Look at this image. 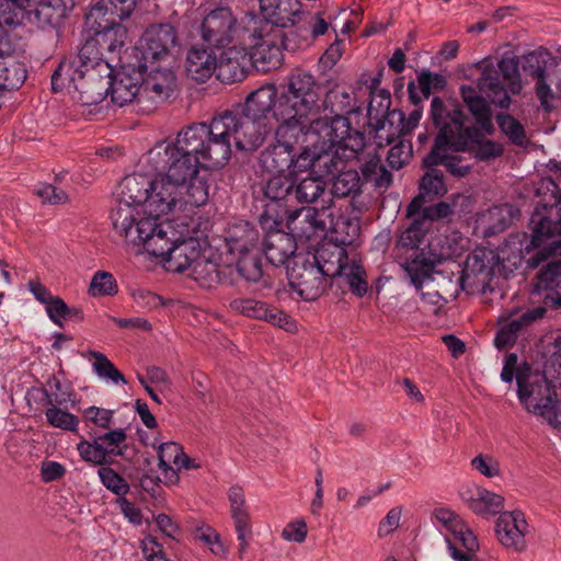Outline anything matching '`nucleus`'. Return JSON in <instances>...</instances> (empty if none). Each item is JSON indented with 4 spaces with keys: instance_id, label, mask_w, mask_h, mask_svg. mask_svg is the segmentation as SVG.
<instances>
[{
    "instance_id": "35",
    "label": "nucleus",
    "mask_w": 561,
    "mask_h": 561,
    "mask_svg": "<svg viewBox=\"0 0 561 561\" xmlns=\"http://www.w3.org/2000/svg\"><path fill=\"white\" fill-rule=\"evenodd\" d=\"M247 48L231 46L219 51L216 77L225 84L240 82L247 77V65L251 62Z\"/></svg>"
},
{
    "instance_id": "44",
    "label": "nucleus",
    "mask_w": 561,
    "mask_h": 561,
    "mask_svg": "<svg viewBox=\"0 0 561 561\" xmlns=\"http://www.w3.org/2000/svg\"><path fill=\"white\" fill-rule=\"evenodd\" d=\"M541 352L545 358L542 371L557 379L561 388V331L552 332L541 340Z\"/></svg>"
},
{
    "instance_id": "23",
    "label": "nucleus",
    "mask_w": 561,
    "mask_h": 561,
    "mask_svg": "<svg viewBox=\"0 0 561 561\" xmlns=\"http://www.w3.org/2000/svg\"><path fill=\"white\" fill-rule=\"evenodd\" d=\"M243 31V23L240 21L239 42L247 48L248 57L257 70L266 72L280 67L284 48L275 32L273 35L261 34L244 39Z\"/></svg>"
},
{
    "instance_id": "49",
    "label": "nucleus",
    "mask_w": 561,
    "mask_h": 561,
    "mask_svg": "<svg viewBox=\"0 0 561 561\" xmlns=\"http://www.w3.org/2000/svg\"><path fill=\"white\" fill-rule=\"evenodd\" d=\"M331 193L334 197L354 201L363 193V181L356 170L341 171L333 178Z\"/></svg>"
},
{
    "instance_id": "15",
    "label": "nucleus",
    "mask_w": 561,
    "mask_h": 561,
    "mask_svg": "<svg viewBox=\"0 0 561 561\" xmlns=\"http://www.w3.org/2000/svg\"><path fill=\"white\" fill-rule=\"evenodd\" d=\"M90 439L82 438L77 444V450L82 460L93 466H112L113 457H123L127 438L124 428L110 430L104 434H90Z\"/></svg>"
},
{
    "instance_id": "40",
    "label": "nucleus",
    "mask_w": 561,
    "mask_h": 561,
    "mask_svg": "<svg viewBox=\"0 0 561 561\" xmlns=\"http://www.w3.org/2000/svg\"><path fill=\"white\" fill-rule=\"evenodd\" d=\"M259 230L249 221L233 222L227 231V244L231 253L254 251L259 247Z\"/></svg>"
},
{
    "instance_id": "22",
    "label": "nucleus",
    "mask_w": 561,
    "mask_h": 561,
    "mask_svg": "<svg viewBox=\"0 0 561 561\" xmlns=\"http://www.w3.org/2000/svg\"><path fill=\"white\" fill-rule=\"evenodd\" d=\"M146 73L139 59H135L130 55L121 66V71L116 76L111 75V89L108 94L114 104L124 106L127 103L135 102L139 107V93L142 75Z\"/></svg>"
},
{
    "instance_id": "18",
    "label": "nucleus",
    "mask_w": 561,
    "mask_h": 561,
    "mask_svg": "<svg viewBox=\"0 0 561 561\" xmlns=\"http://www.w3.org/2000/svg\"><path fill=\"white\" fill-rule=\"evenodd\" d=\"M176 231L170 222H162L159 219L141 218L137 222L134 245L142 248L152 256L162 257L165 262L173 244L176 241Z\"/></svg>"
},
{
    "instance_id": "31",
    "label": "nucleus",
    "mask_w": 561,
    "mask_h": 561,
    "mask_svg": "<svg viewBox=\"0 0 561 561\" xmlns=\"http://www.w3.org/2000/svg\"><path fill=\"white\" fill-rule=\"evenodd\" d=\"M180 187L163 175L159 180L152 179L142 218L160 219L161 216L171 213L181 198Z\"/></svg>"
},
{
    "instance_id": "8",
    "label": "nucleus",
    "mask_w": 561,
    "mask_h": 561,
    "mask_svg": "<svg viewBox=\"0 0 561 561\" xmlns=\"http://www.w3.org/2000/svg\"><path fill=\"white\" fill-rule=\"evenodd\" d=\"M295 179L290 174H274L261 185L263 198L259 222L262 228L284 227L294 207Z\"/></svg>"
},
{
    "instance_id": "64",
    "label": "nucleus",
    "mask_w": 561,
    "mask_h": 561,
    "mask_svg": "<svg viewBox=\"0 0 561 561\" xmlns=\"http://www.w3.org/2000/svg\"><path fill=\"white\" fill-rule=\"evenodd\" d=\"M90 357L94 358L93 369L96 375L113 382L126 383L124 375L115 367V365L101 352L89 351Z\"/></svg>"
},
{
    "instance_id": "30",
    "label": "nucleus",
    "mask_w": 561,
    "mask_h": 561,
    "mask_svg": "<svg viewBox=\"0 0 561 561\" xmlns=\"http://www.w3.org/2000/svg\"><path fill=\"white\" fill-rule=\"evenodd\" d=\"M229 307L237 313L256 320H264L287 332H295L297 329L296 322L288 314L264 301L253 298H236L230 301Z\"/></svg>"
},
{
    "instance_id": "25",
    "label": "nucleus",
    "mask_w": 561,
    "mask_h": 561,
    "mask_svg": "<svg viewBox=\"0 0 561 561\" xmlns=\"http://www.w3.org/2000/svg\"><path fill=\"white\" fill-rule=\"evenodd\" d=\"M495 255L493 251L477 249L466 260L460 284L462 289L485 291L494 276Z\"/></svg>"
},
{
    "instance_id": "6",
    "label": "nucleus",
    "mask_w": 561,
    "mask_h": 561,
    "mask_svg": "<svg viewBox=\"0 0 561 561\" xmlns=\"http://www.w3.org/2000/svg\"><path fill=\"white\" fill-rule=\"evenodd\" d=\"M181 47L178 28L170 22L150 24L142 33L139 46L130 54L147 65L170 66Z\"/></svg>"
},
{
    "instance_id": "36",
    "label": "nucleus",
    "mask_w": 561,
    "mask_h": 561,
    "mask_svg": "<svg viewBox=\"0 0 561 561\" xmlns=\"http://www.w3.org/2000/svg\"><path fill=\"white\" fill-rule=\"evenodd\" d=\"M284 224L291 233L306 239H310L319 231H324L327 227L320 210L314 207H295L287 215Z\"/></svg>"
},
{
    "instance_id": "50",
    "label": "nucleus",
    "mask_w": 561,
    "mask_h": 561,
    "mask_svg": "<svg viewBox=\"0 0 561 561\" xmlns=\"http://www.w3.org/2000/svg\"><path fill=\"white\" fill-rule=\"evenodd\" d=\"M456 541L461 543L465 550H460L456 543H454L450 539H447L448 549L453 559L456 561H471L472 558H476V553L480 548L477 536L473 531L463 524V529L457 530L454 535Z\"/></svg>"
},
{
    "instance_id": "16",
    "label": "nucleus",
    "mask_w": 561,
    "mask_h": 561,
    "mask_svg": "<svg viewBox=\"0 0 561 561\" xmlns=\"http://www.w3.org/2000/svg\"><path fill=\"white\" fill-rule=\"evenodd\" d=\"M176 78L169 66L147 65L139 93V111L153 112L173 93Z\"/></svg>"
},
{
    "instance_id": "2",
    "label": "nucleus",
    "mask_w": 561,
    "mask_h": 561,
    "mask_svg": "<svg viewBox=\"0 0 561 561\" xmlns=\"http://www.w3.org/2000/svg\"><path fill=\"white\" fill-rule=\"evenodd\" d=\"M278 113L285 116V124L307 126L305 119L320 115L322 89L308 71L296 69L279 85Z\"/></svg>"
},
{
    "instance_id": "20",
    "label": "nucleus",
    "mask_w": 561,
    "mask_h": 561,
    "mask_svg": "<svg viewBox=\"0 0 561 561\" xmlns=\"http://www.w3.org/2000/svg\"><path fill=\"white\" fill-rule=\"evenodd\" d=\"M240 23L228 7L211 10L201 23V35L204 44L219 50L227 46L236 36L239 41Z\"/></svg>"
},
{
    "instance_id": "7",
    "label": "nucleus",
    "mask_w": 561,
    "mask_h": 561,
    "mask_svg": "<svg viewBox=\"0 0 561 561\" xmlns=\"http://www.w3.org/2000/svg\"><path fill=\"white\" fill-rule=\"evenodd\" d=\"M261 14L247 13L243 23V38L249 39L254 35L272 34L294 24L295 19L301 14V3L298 0H260Z\"/></svg>"
},
{
    "instance_id": "56",
    "label": "nucleus",
    "mask_w": 561,
    "mask_h": 561,
    "mask_svg": "<svg viewBox=\"0 0 561 561\" xmlns=\"http://www.w3.org/2000/svg\"><path fill=\"white\" fill-rule=\"evenodd\" d=\"M495 121L500 130L507 137L512 145L520 148L527 147L529 140L526 129L517 118L508 113H497Z\"/></svg>"
},
{
    "instance_id": "57",
    "label": "nucleus",
    "mask_w": 561,
    "mask_h": 561,
    "mask_svg": "<svg viewBox=\"0 0 561 561\" xmlns=\"http://www.w3.org/2000/svg\"><path fill=\"white\" fill-rule=\"evenodd\" d=\"M313 159L314 167L312 175L321 180L337 171L339 164L341 163L337 150L327 148V146L320 141H318L316 157H313Z\"/></svg>"
},
{
    "instance_id": "39",
    "label": "nucleus",
    "mask_w": 561,
    "mask_h": 561,
    "mask_svg": "<svg viewBox=\"0 0 561 561\" xmlns=\"http://www.w3.org/2000/svg\"><path fill=\"white\" fill-rule=\"evenodd\" d=\"M202 247L196 238L176 239L169 256L165 260L168 271L183 273L191 268L194 262L199 259Z\"/></svg>"
},
{
    "instance_id": "48",
    "label": "nucleus",
    "mask_w": 561,
    "mask_h": 561,
    "mask_svg": "<svg viewBox=\"0 0 561 561\" xmlns=\"http://www.w3.org/2000/svg\"><path fill=\"white\" fill-rule=\"evenodd\" d=\"M46 397V404L50 405L45 411L47 423L64 431L75 432L77 431L79 420L78 417L65 410H61L59 405L66 402V399H59L57 396L53 399V396L44 390Z\"/></svg>"
},
{
    "instance_id": "32",
    "label": "nucleus",
    "mask_w": 561,
    "mask_h": 561,
    "mask_svg": "<svg viewBox=\"0 0 561 561\" xmlns=\"http://www.w3.org/2000/svg\"><path fill=\"white\" fill-rule=\"evenodd\" d=\"M527 526L522 511L503 512L496 519L495 535L505 548L523 552L527 547L525 539Z\"/></svg>"
},
{
    "instance_id": "27",
    "label": "nucleus",
    "mask_w": 561,
    "mask_h": 561,
    "mask_svg": "<svg viewBox=\"0 0 561 561\" xmlns=\"http://www.w3.org/2000/svg\"><path fill=\"white\" fill-rule=\"evenodd\" d=\"M547 309L545 307H536L526 311L508 312L497 319V330L494 337V345L499 350L513 346L518 336L524 333L534 322L543 318Z\"/></svg>"
},
{
    "instance_id": "14",
    "label": "nucleus",
    "mask_w": 561,
    "mask_h": 561,
    "mask_svg": "<svg viewBox=\"0 0 561 561\" xmlns=\"http://www.w3.org/2000/svg\"><path fill=\"white\" fill-rule=\"evenodd\" d=\"M286 274L290 288L306 301L316 300L325 291L327 279L308 254L293 256L286 265Z\"/></svg>"
},
{
    "instance_id": "53",
    "label": "nucleus",
    "mask_w": 561,
    "mask_h": 561,
    "mask_svg": "<svg viewBox=\"0 0 561 561\" xmlns=\"http://www.w3.org/2000/svg\"><path fill=\"white\" fill-rule=\"evenodd\" d=\"M325 192L324 180L309 175L304 179H295L294 202L300 204L316 203Z\"/></svg>"
},
{
    "instance_id": "63",
    "label": "nucleus",
    "mask_w": 561,
    "mask_h": 561,
    "mask_svg": "<svg viewBox=\"0 0 561 561\" xmlns=\"http://www.w3.org/2000/svg\"><path fill=\"white\" fill-rule=\"evenodd\" d=\"M217 266L218 264L201 255L191 267L192 275L203 286L214 287L218 285Z\"/></svg>"
},
{
    "instance_id": "24",
    "label": "nucleus",
    "mask_w": 561,
    "mask_h": 561,
    "mask_svg": "<svg viewBox=\"0 0 561 561\" xmlns=\"http://www.w3.org/2000/svg\"><path fill=\"white\" fill-rule=\"evenodd\" d=\"M222 115H217L206 124V139L203 141L202 163L204 169H219L225 167L231 158V142L228 140L227 125Z\"/></svg>"
},
{
    "instance_id": "43",
    "label": "nucleus",
    "mask_w": 561,
    "mask_h": 561,
    "mask_svg": "<svg viewBox=\"0 0 561 561\" xmlns=\"http://www.w3.org/2000/svg\"><path fill=\"white\" fill-rule=\"evenodd\" d=\"M94 39L105 56L112 57V61L118 57L125 46L127 28L122 23L106 22L102 24V31L93 33Z\"/></svg>"
},
{
    "instance_id": "62",
    "label": "nucleus",
    "mask_w": 561,
    "mask_h": 561,
    "mask_svg": "<svg viewBox=\"0 0 561 561\" xmlns=\"http://www.w3.org/2000/svg\"><path fill=\"white\" fill-rule=\"evenodd\" d=\"M337 280H343L347 284L351 293L357 297H364L368 291L367 274L359 264H348L347 270L343 273V277H339Z\"/></svg>"
},
{
    "instance_id": "37",
    "label": "nucleus",
    "mask_w": 561,
    "mask_h": 561,
    "mask_svg": "<svg viewBox=\"0 0 561 561\" xmlns=\"http://www.w3.org/2000/svg\"><path fill=\"white\" fill-rule=\"evenodd\" d=\"M28 23L38 27L57 26L67 16L64 0H28Z\"/></svg>"
},
{
    "instance_id": "13",
    "label": "nucleus",
    "mask_w": 561,
    "mask_h": 561,
    "mask_svg": "<svg viewBox=\"0 0 561 561\" xmlns=\"http://www.w3.org/2000/svg\"><path fill=\"white\" fill-rule=\"evenodd\" d=\"M446 110L450 114L448 119L458 134L457 136L461 141L467 142L468 153L479 161H490L503 154L502 144L486 138L485 136L489 135L483 129L465 124L467 116L458 103H446Z\"/></svg>"
},
{
    "instance_id": "3",
    "label": "nucleus",
    "mask_w": 561,
    "mask_h": 561,
    "mask_svg": "<svg viewBox=\"0 0 561 561\" xmlns=\"http://www.w3.org/2000/svg\"><path fill=\"white\" fill-rule=\"evenodd\" d=\"M450 115L446 110V103L439 96H434L431 102L430 117L437 129L431 150L426 153L431 164L443 165L446 172L456 179L468 176L472 170L470 164H465V157L459 153L469 151L466 141L457 136L453 124L448 119Z\"/></svg>"
},
{
    "instance_id": "42",
    "label": "nucleus",
    "mask_w": 561,
    "mask_h": 561,
    "mask_svg": "<svg viewBox=\"0 0 561 561\" xmlns=\"http://www.w3.org/2000/svg\"><path fill=\"white\" fill-rule=\"evenodd\" d=\"M140 214L142 213L139 207L129 203H124L119 198H116V206L113 207L111 211L113 228L119 233V236L124 237L126 241L131 244L137 222L142 218L139 217Z\"/></svg>"
},
{
    "instance_id": "10",
    "label": "nucleus",
    "mask_w": 561,
    "mask_h": 561,
    "mask_svg": "<svg viewBox=\"0 0 561 561\" xmlns=\"http://www.w3.org/2000/svg\"><path fill=\"white\" fill-rule=\"evenodd\" d=\"M305 138L304 125H278L275 129V144L266 147L260 154L262 168L275 174L289 173L295 149L305 142Z\"/></svg>"
},
{
    "instance_id": "9",
    "label": "nucleus",
    "mask_w": 561,
    "mask_h": 561,
    "mask_svg": "<svg viewBox=\"0 0 561 561\" xmlns=\"http://www.w3.org/2000/svg\"><path fill=\"white\" fill-rule=\"evenodd\" d=\"M148 161L159 175H163L180 186H185L188 179L198 174L203 163L181 150L173 141L157 144L148 152Z\"/></svg>"
},
{
    "instance_id": "1",
    "label": "nucleus",
    "mask_w": 561,
    "mask_h": 561,
    "mask_svg": "<svg viewBox=\"0 0 561 561\" xmlns=\"http://www.w3.org/2000/svg\"><path fill=\"white\" fill-rule=\"evenodd\" d=\"M501 379L506 383L516 380L519 403L531 414L542 416L557 398V379L535 369L527 360L519 363L516 353L505 356Z\"/></svg>"
},
{
    "instance_id": "4",
    "label": "nucleus",
    "mask_w": 561,
    "mask_h": 561,
    "mask_svg": "<svg viewBox=\"0 0 561 561\" xmlns=\"http://www.w3.org/2000/svg\"><path fill=\"white\" fill-rule=\"evenodd\" d=\"M518 65V57L511 53H504L496 64L491 58L482 59L476 64L481 71L477 88L494 105L501 108L510 107L512 100L508 93L518 94L522 90Z\"/></svg>"
},
{
    "instance_id": "41",
    "label": "nucleus",
    "mask_w": 561,
    "mask_h": 561,
    "mask_svg": "<svg viewBox=\"0 0 561 561\" xmlns=\"http://www.w3.org/2000/svg\"><path fill=\"white\" fill-rule=\"evenodd\" d=\"M313 261L317 262L322 277L327 279H336L343 277V273L348 266V255L344 248L334 245L332 250L322 248L312 255Z\"/></svg>"
},
{
    "instance_id": "52",
    "label": "nucleus",
    "mask_w": 561,
    "mask_h": 561,
    "mask_svg": "<svg viewBox=\"0 0 561 561\" xmlns=\"http://www.w3.org/2000/svg\"><path fill=\"white\" fill-rule=\"evenodd\" d=\"M25 64L13 59L0 60V90H18L26 80Z\"/></svg>"
},
{
    "instance_id": "59",
    "label": "nucleus",
    "mask_w": 561,
    "mask_h": 561,
    "mask_svg": "<svg viewBox=\"0 0 561 561\" xmlns=\"http://www.w3.org/2000/svg\"><path fill=\"white\" fill-rule=\"evenodd\" d=\"M311 141L305 146H297L295 149V157L293 158V167L289 169V173L293 179H297L298 173L310 171L312 174L314 167V159L318 140L316 138H310Z\"/></svg>"
},
{
    "instance_id": "5",
    "label": "nucleus",
    "mask_w": 561,
    "mask_h": 561,
    "mask_svg": "<svg viewBox=\"0 0 561 561\" xmlns=\"http://www.w3.org/2000/svg\"><path fill=\"white\" fill-rule=\"evenodd\" d=\"M538 198L528 227L531 231V245L541 248L546 240L561 236V188L551 178H542L536 183Z\"/></svg>"
},
{
    "instance_id": "38",
    "label": "nucleus",
    "mask_w": 561,
    "mask_h": 561,
    "mask_svg": "<svg viewBox=\"0 0 561 561\" xmlns=\"http://www.w3.org/2000/svg\"><path fill=\"white\" fill-rule=\"evenodd\" d=\"M152 185V179L142 173H134L125 176L118 185L117 198L124 203L133 204L141 209L145 215V204Z\"/></svg>"
},
{
    "instance_id": "51",
    "label": "nucleus",
    "mask_w": 561,
    "mask_h": 561,
    "mask_svg": "<svg viewBox=\"0 0 561 561\" xmlns=\"http://www.w3.org/2000/svg\"><path fill=\"white\" fill-rule=\"evenodd\" d=\"M274 32L283 48L288 51H296L312 44L305 23L296 24L295 21L294 24L289 23L288 27H282V31Z\"/></svg>"
},
{
    "instance_id": "29",
    "label": "nucleus",
    "mask_w": 561,
    "mask_h": 561,
    "mask_svg": "<svg viewBox=\"0 0 561 561\" xmlns=\"http://www.w3.org/2000/svg\"><path fill=\"white\" fill-rule=\"evenodd\" d=\"M352 130L348 116L328 115L316 116L306 126L307 138H316L324 144L327 148H337Z\"/></svg>"
},
{
    "instance_id": "19",
    "label": "nucleus",
    "mask_w": 561,
    "mask_h": 561,
    "mask_svg": "<svg viewBox=\"0 0 561 561\" xmlns=\"http://www.w3.org/2000/svg\"><path fill=\"white\" fill-rule=\"evenodd\" d=\"M100 64H112V57L105 54L98 46L94 36H88L77 54L65 56L51 75V90H62V82L59 77L75 76L84 68H100Z\"/></svg>"
},
{
    "instance_id": "54",
    "label": "nucleus",
    "mask_w": 561,
    "mask_h": 561,
    "mask_svg": "<svg viewBox=\"0 0 561 561\" xmlns=\"http://www.w3.org/2000/svg\"><path fill=\"white\" fill-rule=\"evenodd\" d=\"M436 262L425 257L424 253H417L413 259H408L402 264L403 270L409 275L411 283L416 289H421L426 279L432 278Z\"/></svg>"
},
{
    "instance_id": "47",
    "label": "nucleus",
    "mask_w": 561,
    "mask_h": 561,
    "mask_svg": "<svg viewBox=\"0 0 561 561\" xmlns=\"http://www.w3.org/2000/svg\"><path fill=\"white\" fill-rule=\"evenodd\" d=\"M363 183H371L376 190L387 191L393 182L392 173L381 163L378 154L371 156L360 168Z\"/></svg>"
},
{
    "instance_id": "21",
    "label": "nucleus",
    "mask_w": 561,
    "mask_h": 561,
    "mask_svg": "<svg viewBox=\"0 0 561 561\" xmlns=\"http://www.w3.org/2000/svg\"><path fill=\"white\" fill-rule=\"evenodd\" d=\"M221 115L222 118H228V122L231 121L230 124H226L228 140L231 142V138H233L237 149L245 152L257 150L264 144L266 136L275 128L230 111H226Z\"/></svg>"
},
{
    "instance_id": "11",
    "label": "nucleus",
    "mask_w": 561,
    "mask_h": 561,
    "mask_svg": "<svg viewBox=\"0 0 561 561\" xmlns=\"http://www.w3.org/2000/svg\"><path fill=\"white\" fill-rule=\"evenodd\" d=\"M561 248V241H552L547 247L536 251L527 261L528 267L536 268L546 262L536 276L537 290H545L543 302L552 309L561 308V259L554 255Z\"/></svg>"
},
{
    "instance_id": "45",
    "label": "nucleus",
    "mask_w": 561,
    "mask_h": 561,
    "mask_svg": "<svg viewBox=\"0 0 561 561\" xmlns=\"http://www.w3.org/2000/svg\"><path fill=\"white\" fill-rule=\"evenodd\" d=\"M206 124L207 123H193L183 127L173 141L181 150H184L193 158H197L199 162H202L203 156V141H205L207 137Z\"/></svg>"
},
{
    "instance_id": "58",
    "label": "nucleus",
    "mask_w": 561,
    "mask_h": 561,
    "mask_svg": "<svg viewBox=\"0 0 561 561\" xmlns=\"http://www.w3.org/2000/svg\"><path fill=\"white\" fill-rule=\"evenodd\" d=\"M237 272L247 282L256 283L263 277L261 250L238 253Z\"/></svg>"
},
{
    "instance_id": "46",
    "label": "nucleus",
    "mask_w": 561,
    "mask_h": 561,
    "mask_svg": "<svg viewBox=\"0 0 561 561\" xmlns=\"http://www.w3.org/2000/svg\"><path fill=\"white\" fill-rule=\"evenodd\" d=\"M321 107L323 112H328L329 115H342L348 116L350 114L356 113V102L351 93L339 85L333 87L327 93L324 99H321Z\"/></svg>"
},
{
    "instance_id": "61",
    "label": "nucleus",
    "mask_w": 561,
    "mask_h": 561,
    "mask_svg": "<svg viewBox=\"0 0 561 561\" xmlns=\"http://www.w3.org/2000/svg\"><path fill=\"white\" fill-rule=\"evenodd\" d=\"M466 106L473 116L476 123L473 126L483 129L489 136H493L495 127L488 101L483 96H478L474 100H470V103L466 104Z\"/></svg>"
},
{
    "instance_id": "55",
    "label": "nucleus",
    "mask_w": 561,
    "mask_h": 561,
    "mask_svg": "<svg viewBox=\"0 0 561 561\" xmlns=\"http://www.w3.org/2000/svg\"><path fill=\"white\" fill-rule=\"evenodd\" d=\"M28 0H0V27L28 22Z\"/></svg>"
},
{
    "instance_id": "17",
    "label": "nucleus",
    "mask_w": 561,
    "mask_h": 561,
    "mask_svg": "<svg viewBox=\"0 0 561 561\" xmlns=\"http://www.w3.org/2000/svg\"><path fill=\"white\" fill-rule=\"evenodd\" d=\"M278 93L275 84H264L248 94L234 113L247 118L277 127L285 124V116L278 113Z\"/></svg>"
},
{
    "instance_id": "26",
    "label": "nucleus",
    "mask_w": 561,
    "mask_h": 561,
    "mask_svg": "<svg viewBox=\"0 0 561 561\" xmlns=\"http://www.w3.org/2000/svg\"><path fill=\"white\" fill-rule=\"evenodd\" d=\"M421 168L424 170V174L419 181V194L408 205L407 217L415 216L425 203L438 199L448 192L444 172L431 164L427 154L422 158Z\"/></svg>"
},
{
    "instance_id": "60",
    "label": "nucleus",
    "mask_w": 561,
    "mask_h": 561,
    "mask_svg": "<svg viewBox=\"0 0 561 561\" xmlns=\"http://www.w3.org/2000/svg\"><path fill=\"white\" fill-rule=\"evenodd\" d=\"M411 218L412 221L400 236L398 244L402 248L417 249L426 233L431 230V225L427 224L421 215H415Z\"/></svg>"
},
{
    "instance_id": "33",
    "label": "nucleus",
    "mask_w": 561,
    "mask_h": 561,
    "mask_svg": "<svg viewBox=\"0 0 561 561\" xmlns=\"http://www.w3.org/2000/svg\"><path fill=\"white\" fill-rule=\"evenodd\" d=\"M265 230V237L260 248L266 260L274 266L282 264H289L295 251L297 249L294 240L295 233L289 231L288 233L283 231V227L276 228H262Z\"/></svg>"
},
{
    "instance_id": "34",
    "label": "nucleus",
    "mask_w": 561,
    "mask_h": 561,
    "mask_svg": "<svg viewBox=\"0 0 561 561\" xmlns=\"http://www.w3.org/2000/svg\"><path fill=\"white\" fill-rule=\"evenodd\" d=\"M219 51L204 43L192 46L186 55L187 76L198 83L206 82L216 72Z\"/></svg>"
},
{
    "instance_id": "12",
    "label": "nucleus",
    "mask_w": 561,
    "mask_h": 561,
    "mask_svg": "<svg viewBox=\"0 0 561 561\" xmlns=\"http://www.w3.org/2000/svg\"><path fill=\"white\" fill-rule=\"evenodd\" d=\"M114 72L112 64H100V68H84L75 76L59 77L62 89L73 88L77 100L84 106L101 103L111 89V75Z\"/></svg>"
},
{
    "instance_id": "28",
    "label": "nucleus",
    "mask_w": 561,
    "mask_h": 561,
    "mask_svg": "<svg viewBox=\"0 0 561 561\" xmlns=\"http://www.w3.org/2000/svg\"><path fill=\"white\" fill-rule=\"evenodd\" d=\"M549 59L550 55L547 51L537 50L525 55L523 60L524 71L536 79V95L546 113H550L554 108L553 104L549 102V96L552 95L550 83L556 85L559 79L556 70L553 72H546Z\"/></svg>"
}]
</instances>
